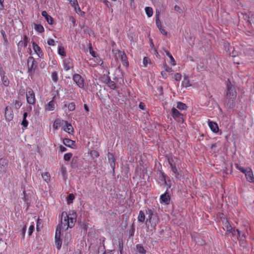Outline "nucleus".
Returning <instances> with one entry per match:
<instances>
[{"label": "nucleus", "mask_w": 254, "mask_h": 254, "mask_svg": "<svg viewBox=\"0 0 254 254\" xmlns=\"http://www.w3.org/2000/svg\"><path fill=\"white\" fill-rule=\"evenodd\" d=\"M76 214L74 213L67 214L66 212H63L61 216V222L58 225L57 229L60 228V232L65 231L69 228H71L74 226L76 222Z\"/></svg>", "instance_id": "1"}, {"label": "nucleus", "mask_w": 254, "mask_h": 254, "mask_svg": "<svg viewBox=\"0 0 254 254\" xmlns=\"http://www.w3.org/2000/svg\"><path fill=\"white\" fill-rule=\"evenodd\" d=\"M115 57L117 60H121L123 64L125 66H127L128 65V62L127 61V57L124 51H116L115 53Z\"/></svg>", "instance_id": "2"}, {"label": "nucleus", "mask_w": 254, "mask_h": 254, "mask_svg": "<svg viewBox=\"0 0 254 254\" xmlns=\"http://www.w3.org/2000/svg\"><path fill=\"white\" fill-rule=\"evenodd\" d=\"M227 92L226 94V98L232 97L233 99H236V91L234 86L229 82L227 84Z\"/></svg>", "instance_id": "3"}, {"label": "nucleus", "mask_w": 254, "mask_h": 254, "mask_svg": "<svg viewBox=\"0 0 254 254\" xmlns=\"http://www.w3.org/2000/svg\"><path fill=\"white\" fill-rule=\"evenodd\" d=\"M73 80L75 84L80 88L84 87V81L83 78L79 74H75L73 75Z\"/></svg>", "instance_id": "4"}, {"label": "nucleus", "mask_w": 254, "mask_h": 254, "mask_svg": "<svg viewBox=\"0 0 254 254\" xmlns=\"http://www.w3.org/2000/svg\"><path fill=\"white\" fill-rule=\"evenodd\" d=\"M26 100L28 104L34 105L35 104L36 99L33 91L31 89H29L26 92Z\"/></svg>", "instance_id": "5"}, {"label": "nucleus", "mask_w": 254, "mask_h": 254, "mask_svg": "<svg viewBox=\"0 0 254 254\" xmlns=\"http://www.w3.org/2000/svg\"><path fill=\"white\" fill-rule=\"evenodd\" d=\"M172 116L176 121L180 122L183 120V115L177 109L173 108L171 110Z\"/></svg>", "instance_id": "6"}, {"label": "nucleus", "mask_w": 254, "mask_h": 254, "mask_svg": "<svg viewBox=\"0 0 254 254\" xmlns=\"http://www.w3.org/2000/svg\"><path fill=\"white\" fill-rule=\"evenodd\" d=\"M64 69L66 71L69 70L73 67L72 60L70 58H66L63 60Z\"/></svg>", "instance_id": "7"}, {"label": "nucleus", "mask_w": 254, "mask_h": 254, "mask_svg": "<svg viewBox=\"0 0 254 254\" xmlns=\"http://www.w3.org/2000/svg\"><path fill=\"white\" fill-rule=\"evenodd\" d=\"M167 191L168 190H167L164 193L161 195L160 197V203L164 204L165 205H168L169 204L170 197Z\"/></svg>", "instance_id": "8"}, {"label": "nucleus", "mask_w": 254, "mask_h": 254, "mask_svg": "<svg viewBox=\"0 0 254 254\" xmlns=\"http://www.w3.org/2000/svg\"><path fill=\"white\" fill-rule=\"evenodd\" d=\"M172 172V175L174 176L176 180H180L181 178L183 176L182 171L181 170L178 171L176 166L170 167Z\"/></svg>", "instance_id": "9"}, {"label": "nucleus", "mask_w": 254, "mask_h": 254, "mask_svg": "<svg viewBox=\"0 0 254 254\" xmlns=\"http://www.w3.org/2000/svg\"><path fill=\"white\" fill-rule=\"evenodd\" d=\"M13 113L12 108L9 106H6L5 109V118L6 121H10L13 118Z\"/></svg>", "instance_id": "10"}, {"label": "nucleus", "mask_w": 254, "mask_h": 254, "mask_svg": "<svg viewBox=\"0 0 254 254\" xmlns=\"http://www.w3.org/2000/svg\"><path fill=\"white\" fill-rule=\"evenodd\" d=\"M59 231L60 228L56 230L55 234V244L58 250H60L62 246V241L60 239L62 232Z\"/></svg>", "instance_id": "11"}, {"label": "nucleus", "mask_w": 254, "mask_h": 254, "mask_svg": "<svg viewBox=\"0 0 254 254\" xmlns=\"http://www.w3.org/2000/svg\"><path fill=\"white\" fill-rule=\"evenodd\" d=\"M245 174L248 181L251 183L254 182V177L251 169L248 168Z\"/></svg>", "instance_id": "12"}, {"label": "nucleus", "mask_w": 254, "mask_h": 254, "mask_svg": "<svg viewBox=\"0 0 254 254\" xmlns=\"http://www.w3.org/2000/svg\"><path fill=\"white\" fill-rule=\"evenodd\" d=\"M0 75L2 84L5 86H7L9 85V81L7 76L5 75V72L3 70H0Z\"/></svg>", "instance_id": "13"}, {"label": "nucleus", "mask_w": 254, "mask_h": 254, "mask_svg": "<svg viewBox=\"0 0 254 254\" xmlns=\"http://www.w3.org/2000/svg\"><path fill=\"white\" fill-rule=\"evenodd\" d=\"M0 169L3 173H5L8 166V162L6 159L1 158L0 159Z\"/></svg>", "instance_id": "14"}, {"label": "nucleus", "mask_w": 254, "mask_h": 254, "mask_svg": "<svg viewBox=\"0 0 254 254\" xmlns=\"http://www.w3.org/2000/svg\"><path fill=\"white\" fill-rule=\"evenodd\" d=\"M33 49L34 52L37 54L39 57L41 58L43 56V53L40 47L35 42L32 43Z\"/></svg>", "instance_id": "15"}, {"label": "nucleus", "mask_w": 254, "mask_h": 254, "mask_svg": "<svg viewBox=\"0 0 254 254\" xmlns=\"http://www.w3.org/2000/svg\"><path fill=\"white\" fill-rule=\"evenodd\" d=\"M168 162L170 165V167L176 166L178 163V159L177 158L170 156H168Z\"/></svg>", "instance_id": "16"}, {"label": "nucleus", "mask_w": 254, "mask_h": 254, "mask_svg": "<svg viewBox=\"0 0 254 254\" xmlns=\"http://www.w3.org/2000/svg\"><path fill=\"white\" fill-rule=\"evenodd\" d=\"M28 43V38L26 36H24L22 38V40L20 41L17 44V47L18 49H21L22 48H25L27 46Z\"/></svg>", "instance_id": "17"}, {"label": "nucleus", "mask_w": 254, "mask_h": 254, "mask_svg": "<svg viewBox=\"0 0 254 254\" xmlns=\"http://www.w3.org/2000/svg\"><path fill=\"white\" fill-rule=\"evenodd\" d=\"M42 15L45 18L48 23L52 25L54 23V19L49 15L46 11H43L41 13Z\"/></svg>", "instance_id": "18"}, {"label": "nucleus", "mask_w": 254, "mask_h": 254, "mask_svg": "<svg viewBox=\"0 0 254 254\" xmlns=\"http://www.w3.org/2000/svg\"><path fill=\"white\" fill-rule=\"evenodd\" d=\"M65 126L64 130L66 132L71 134L73 132V128L70 124H68L67 121L64 122Z\"/></svg>", "instance_id": "19"}, {"label": "nucleus", "mask_w": 254, "mask_h": 254, "mask_svg": "<svg viewBox=\"0 0 254 254\" xmlns=\"http://www.w3.org/2000/svg\"><path fill=\"white\" fill-rule=\"evenodd\" d=\"M208 126L211 129V130L214 132H217L218 131L219 128L218 125L216 123L213 122L212 121H208Z\"/></svg>", "instance_id": "20"}, {"label": "nucleus", "mask_w": 254, "mask_h": 254, "mask_svg": "<svg viewBox=\"0 0 254 254\" xmlns=\"http://www.w3.org/2000/svg\"><path fill=\"white\" fill-rule=\"evenodd\" d=\"M27 64L29 70L34 69L36 66L34 59L32 57H29L27 61Z\"/></svg>", "instance_id": "21"}, {"label": "nucleus", "mask_w": 254, "mask_h": 254, "mask_svg": "<svg viewBox=\"0 0 254 254\" xmlns=\"http://www.w3.org/2000/svg\"><path fill=\"white\" fill-rule=\"evenodd\" d=\"M69 3L72 6H73L76 12H81V9L78 5L77 0H68Z\"/></svg>", "instance_id": "22"}, {"label": "nucleus", "mask_w": 254, "mask_h": 254, "mask_svg": "<svg viewBox=\"0 0 254 254\" xmlns=\"http://www.w3.org/2000/svg\"><path fill=\"white\" fill-rule=\"evenodd\" d=\"M55 108V102L53 100L50 101L45 106V110L47 111H52Z\"/></svg>", "instance_id": "23"}, {"label": "nucleus", "mask_w": 254, "mask_h": 254, "mask_svg": "<svg viewBox=\"0 0 254 254\" xmlns=\"http://www.w3.org/2000/svg\"><path fill=\"white\" fill-rule=\"evenodd\" d=\"M108 158L110 165L113 168L115 166V159L114 157L113 154L109 153L108 154Z\"/></svg>", "instance_id": "24"}, {"label": "nucleus", "mask_w": 254, "mask_h": 254, "mask_svg": "<svg viewBox=\"0 0 254 254\" xmlns=\"http://www.w3.org/2000/svg\"><path fill=\"white\" fill-rule=\"evenodd\" d=\"M63 143L67 147H71L74 145L75 142L69 138H64L63 140Z\"/></svg>", "instance_id": "25"}, {"label": "nucleus", "mask_w": 254, "mask_h": 254, "mask_svg": "<svg viewBox=\"0 0 254 254\" xmlns=\"http://www.w3.org/2000/svg\"><path fill=\"white\" fill-rule=\"evenodd\" d=\"M227 100V106L228 108L231 109L233 107L235 104V99H233L232 97L226 98Z\"/></svg>", "instance_id": "26"}, {"label": "nucleus", "mask_w": 254, "mask_h": 254, "mask_svg": "<svg viewBox=\"0 0 254 254\" xmlns=\"http://www.w3.org/2000/svg\"><path fill=\"white\" fill-rule=\"evenodd\" d=\"M64 121H61L59 119H56L54 123L53 127L56 130L60 128L62 123H64Z\"/></svg>", "instance_id": "27"}, {"label": "nucleus", "mask_w": 254, "mask_h": 254, "mask_svg": "<svg viewBox=\"0 0 254 254\" xmlns=\"http://www.w3.org/2000/svg\"><path fill=\"white\" fill-rule=\"evenodd\" d=\"M177 108L180 110H186L187 109V105L181 102H178L177 104Z\"/></svg>", "instance_id": "28"}, {"label": "nucleus", "mask_w": 254, "mask_h": 254, "mask_svg": "<svg viewBox=\"0 0 254 254\" xmlns=\"http://www.w3.org/2000/svg\"><path fill=\"white\" fill-rule=\"evenodd\" d=\"M156 24L158 29L161 28L162 27L161 22L159 19V12H156Z\"/></svg>", "instance_id": "29"}, {"label": "nucleus", "mask_w": 254, "mask_h": 254, "mask_svg": "<svg viewBox=\"0 0 254 254\" xmlns=\"http://www.w3.org/2000/svg\"><path fill=\"white\" fill-rule=\"evenodd\" d=\"M232 227L230 224L227 220H226L224 224V229L225 230L227 233H228L231 230H232Z\"/></svg>", "instance_id": "30"}, {"label": "nucleus", "mask_w": 254, "mask_h": 254, "mask_svg": "<svg viewBox=\"0 0 254 254\" xmlns=\"http://www.w3.org/2000/svg\"><path fill=\"white\" fill-rule=\"evenodd\" d=\"M145 11L148 17L152 16L153 14V9L151 7H146L145 8Z\"/></svg>", "instance_id": "31"}, {"label": "nucleus", "mask_w": 254, "mask_h": 254, "mask_svg": "<svg viewBox=\"0 0 254 254\" xmlns=\"http://www.w3.org/2000/svg\"><path fill=\"white\" fill-rule=\"evenodd\" d=\"M35 29L39 33H42L44 31V28L41 24H35Z\"/></svg>", "instance_id": "32"}, {"label": "nucleus", "mask_w": 254, "mask_h": 254, "mask_svg": "<svg viewBox=\"0 0 254 254\" xmlns=\"http://www.w3.org/2000/svg\"><path fill=\"white\" fill-rule=\"evenodd\" d=\"M58 53L62 57L65 56V52L63 47L59 46L58 49Z\"/></svg>", "instance_id": "33"}, {"label": "nucleus", "mask_w": 254, "mask_h": 254, "mask_svg": "<svg viewBox=\"0 0 254 254\" xmlns=\"http://www.w3.org/2000/svg\"><path fill=\"white\" fill-rule=\"evenodd\" d=\"M145 220V214L142 211H140L138 216V220L141 222H143Z\"/></svg>", "instance_id": "34"}, {"label": "nucleus", "mask_w": 254, "mask_h": 254, "mask_svg": "<svg viewBox=\"0 0 254 254\" xmlns=\"http://www.w3.org/2000/svg\"><path fill=\"white\" fill-rule=\"evenodd\" d=\"M43 179L46 182H48L50 180V174L48 172H45L42 174Z\"/></svg>", "instance_id": "35"}, {"label": "nucleus", "mask_w": 254, "mask_h": 254, "mask_svg": "<svg viewBox=\"0 0 254 254\" xmlns=\"http://www.w3.org/2000/svg\"><path fill=\"white\" fill-rule=\"evenodd\" d=\"M228 233H231L234 236H240L241 231L239 230H235L233 228Z\"/></svg>", "instance_id": "36"}, {"label": "nucleus", "mask_w": 254, "mask_h": 254, "mask_svg": "<svg viewBox=\"0 0 254 254\" xmlns=\"http://www.w3.org/2000/svg\"><path fill=\"white\" fill-rule=\"evenodd\" d=\"M136 249L140 254H144L146 253V251L144 250L143 247L140 245H137L136 246Z\"/></svg>", "instance_id": "37"}, {"label": "nucleus", "mask_w": 254, "mask_h": 254, "mask_svg": "<svg viewBox=\"0 0 254 254\" xmlns=\"http://www.w3.org/2000/svg\"><path fill=\"white\" fill-rule=\"evenodd\" d=\"M67 108L68 110L70 111H73L75 109V105L73 102H71L68 104Z\"/></svg>", "instance_id": "38"}, {"label": "nucleus", "mask_w": 254, "mask_h": 254, "mask_svg": "<svg viewBox=\"0 0 254 254\" xmlns=\"http://www.w3.org/2000/svg\"><path fill=\"white\" fill-rule=\"evenodd\" d=\"M74 198V195L72 193L69 194L68 196L67 199V203L68 204L72 203Z\"/></svg>", "instance_id": "39"}, {"label": "nucleus", "mask_w": 254, "mask_h": 254, "mask_svg": "<svg viewBox=\"0 0 254 254\" xmlns=\"http://www.w3.org/2000/svg\"><path fill=\"white\" fill-rule=\"evenodd\" d=\"M52 80L54 82H57V81L58 80V77L57 73L56 72H54L52 73Z\"/></svg>", "instance_id": "40"}, {"label": "nucleus", "mask_w": 254, "mask_h": 254, "mask_svg": "<svg viewBox=\"0 0 254 254\" xmlns=\"http://www.w3.org/2000/svg\"><path fill=\"white\" fill-rule=\"evenodd\" d=\"M182 85L185 87H188V86H190L189 81L188 78L185 77L184 78V80L182 81Z\"/></svg>", "instance_id": "41"}, {"label": "nucleus", "mask_w": 254, "mask_h": 254, "mask_svg": "<svg viewBox=\"0 0 254 254\" xmlns=\"http://www.w3.org/2000/svg\"><path fill=\"white\" fill-rule=\"evenodd\" d=\"M146 214L148 215L147 220H150L151 219L152 216L153 215L152 211L150 209L146 210Z\"/></svg>", "instance_id": "42"}, {"label": "nucleus", "mask_w": 254, "mask_h": 254, "mask_svg": "<svg viewBox=\"0 0 254 254\" xmlns=\"http://www.w3.org/2000/svg\"><path fill=\"white\" fill-rule=\"evenodd\" d=\"M72 156V154L71 153H66L64 155V159L65 161H69Z\"/></svg>", "instance_id": "43"}, {"label": "nucleus", "mask_w": 254, "mask_h": 254, "mask_svg": "<svg viewBox=\"0 0 254 254\" xmlns=\"http://www.w3.org/2000/svg\"><path fill=\"white\" fill-rule=\"evenodd\" d=\"M34 229V225H31L30 226L29 228L28 232L29 236H30V235H32V234L33 232Z\"/></svg>", "instance_id": "44"}, {"label": "nucleus", "mask_w": 254, "mask_h": 254, "mask_svg": "<svg viewBox=\"0 0 254 254\" xmlns=\"http://www.w3.org/2000/svg\"><path fill=\"white\" fill-rule=\"evenodd\" d=\"M109 82L108 83V86L111 88V89H114L115 88H116V84L115 83L112 81H111L110 79H109Z\"/></svg>", "instance_id": "45"}, {"label": "nucleus", "mask_w": 254, "mask_h": 254, "mask_svg": "<svg viewBox=\"0 0 254 254\" xmlns=\"http://www.w3.org/2000/svg\"><path fill=\"white\" fill-rule=\"evenodd\" d=\"M150 60L147 57H144L143 59V64L144 66H147L148 64L149 63Z\"/></svg>", "instance_id": "46"}, {"label": "nucleus", "mask_w": 254, "mask_h": 254, "mask_svg": "<svg viewBox=\"0 0 254 254\" xmlns=\"http://www.w3.org/2000/svg\"><path fill=\"white\" fill-rule=\"evenodd\" d=\"M161 180L164 182L165 185H167L166 179L167 178V176L165 175L164 173H161Z\"/></svg>", "instance_id": "47"}, {"label": "nucleus", "mask_w": 254, "mask_h": 254, "mask_svg": "<svg viewBox=\"0 0 254 254\" xmlns=\"http://www.w3.org/2000/svg\"><path fill=\"white\" fill-rule=\"evenodd\" d=\"M22 105V103L20 101L16 100L15 102V108L17 109L20 108Z\"/></svg>", "instance_id": "48"}, {"label": "nucleus", "mask_w": 254, "mask_h": 254, "mask_svg": "<svg viewBox=\"0 0 254 254\" xmlns=\"http://www.w3.org/2000/svg\"><path fill=\"white\" fill-rule=\"evenodd\" d=\"M21 125L24 127H26L28 125V122L25 118H23V120L21 123Z\"/></svg>", "instance_id": "49"}, {"label": "nucleus", "mask_w": 254, "mask_h": 254, "mask_svg": "<svg viewBox=\"0 0 254 254\" xmlns=\"http://www.w3.org/2000/svg\"><path fill=\"white\" fill-rule=\"evenodd\" d=\"M181 78H182V75L180 73H177L175 74L174 78L176 80L179 81L181 79Z\"/></svg>", "instance_id": "50"}, {"label": "nucleus", "mask_w": 254, "mask_h": 254, "mask_svg": "<svg viewBox=\"0 0 254 254\" xmlns=\"http://www.w3.org/2000/svg\"><path fill=\"white\" fill-rule=\"evenodd\" d=\"M55 43L54 40L52 39H49L47 41V44L50 46H54Z\"/></svg>", "instance_id": "51"}, {"label": "nucleus", "mask_w": 254, "mask_h": 254, "mask_svg": "<svg viewBox=\"0 0 254 254\" xmlns=\"http://www.w3.org/2000/svg\"><path fill=\"white\" fill-rule=\"evenodd\" d=\"M169 58H170V60L171 64L173 65H175L176 64V63L172 55H171V56H170Z\"/></svg>", "instance_id": "52"}, {"label": "nucleus", "mask_w": 254, "mask_h": 254, "mask_svg": "<svg viewBox=\"0 0 254 254\" xmlns=\"http://www.w3.org/2000/svg\"><path fill=\"white\" fill-rule=\"evenodd\" d=\"M237 168L244 174L247 171V168L244 169L242 167L239 166L238 165H237Z\"/></svg>", "instance_id": "53"}, {"label": "nucleus", "mask_w": 254, "mask_h": 254, "mask_svg": "<svg viewBox=\"0 0 254 254\" xmlns=\"http://www.w3.org/2000/svg\"><path fill=\"white\" fill-rule=\"evenodd\" d=\"M238 239L240 241H244L246 239L245 235L241 232L240 236H237Z\"/></svg>", "instance_id": "54"}, {"label": "nucleus", "mask_w": 254, "mask_h": 254, "mask_svg": "<svg viewBox=\"0 0 254 254\" xmlns=\"http://www.w3.org/2000/svg\"><path fill=\"white\" fill-rule=\"evenodd\" d=\"M164 68L167 72H171L173 71L172 68L167 65H164Z\"/></svg>", "instance_id": "55"}, {"label": "nucleus", "mask_w": 254, "mask_h": 254, "mask_svg": "<svg viewBox=\"0 0 254 254\" xmlns=\"http://www.w3.org/2000/svg\"><path fill=\"white\" fill-rule=\"evenodd\" d=\"M89 49H90V50H89L90 54L92 55V57L96 58V53L94 51H92L91 45H90Z\"/></svg>", "instance_id": "56"}, {"label": "nucleus", "mask_w": 254, "mask_h": 254, "mask_svg": "<svg viewBox=\"0 0 254 254\" xmlns=\"http://www.w3.org/2000/svg\"><path fill=\"white\" fill-rule=\"evenodd\" d=\"M26 230V225H25L23 228H22V231H21V235H22L23 237H24L25 235V232Z\"/></svg>", "instance_id": "57"}, {"label": "nucleus", "mask_w": 254, "mask_h": 254, "mask_svg": "<svg viewBox=\"0 0 254 254\" xmlns=\"http://www.w3.org/2000/svg\"><path fill=\"white\" fill-rule=\"evenodd\" d=\"M160 32L163 34V35H166L167 33V32L162 28L161 27V28H159V29Z\"/></svg>", "instance_id": "58"}, {"label": "nucleus", "mask_w": 254, "mask_h": 254, "mask_svg": "<svg viewBox=\"0 0 254 254\" xmlns=\"http://www.w3.org/2000/svg\"><path fill=\"white\" fill-rule=\"evenodd\" d=\"M3 2L4 0H0V10H2L4 8L3 4Z\"/></svg>", "instance_id": "59"}, {"label": "nucleus", "mask_w": 254, "mask_h": 254, "mask_svg": "<svg viewBox=\"0 0 254 254\" xmlns=\"http://www.w3.org/2000/svg\"><path fill=\"white\" fill-rule=\"evenodd\" d=\"M164 52H165L166 55L168 57H169L170 56H171V55H172L170 53V52L167 50H165Z\"/></svg>", "instance_id": "60"}, {"label": "nucleus", "mask_w": 254, "mask_h": 254, "mask_svg": "<svg viewBox=\"0 0 254 254\" xmlns=\"http://www.w3.org/2000/svg\"><path fill=\"white\" fill-rule=\"evenodd\" d=\"M139 107L141 109H144V104L143 103L140 102L139 104Z\"/></svg>", "instance_id": "61"}, {"label": "nucleus", "mask_w": 254, "mask_h": 254, "mask_svg": "<svg viewBox=\"0 0 254 254\" xmlns=\"http://www.w3.org/2000/svg\"><path fill=\"white\" fill-rule=\"evenodd\" d=\"M60 150L61 152H63L65 151L66 150V149L63 146H60Z\"/></svg>", "instance_id": "62"}, {"label": "nucleus", "mask_w": 254, "mask_h": 254, "mask_svg": "<svg viewBox=\"0 0 254 254\" xmlns=\"http://www.w3.org/2000/svg\"><path fill=\"white\" fill-rule=\"evenodd\" d=\"M66 238V241H68V240H70V235L69 234H66L65 236Z\"/></svg>", "instance_id": "63"}, {"label": "nucleus", "mask_w": 254, "mask_h": 254, "mask_svg": "<svg viewBox=\"0 0 254 254\" xmlns=\"http://www.w3.org/2000/svg\"><path fill=\"white\" fill-rule=\"evenodd\" d=\"M161 74L164 78H166L167 77V74L165 72L162 71Z\"/></svg>", "instance_id": "64"}]
</instances>
